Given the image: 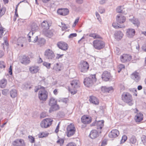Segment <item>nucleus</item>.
<instances>
[{
	"mask_svg": "<svg viewBox=\"0 0 146 146\" xmlns=\"http://www.w3.org/2000/svg\"><path fill=\"white\" fill-rule=\"evenodd\" d=\"M8 92V90L7 89H5L2 91V94L4 95H6Z\"/></svg>",
	"mask_w": 146,
	"mask_h": 146,
	"instance_id": "nucleus-56",
	"label": "nucleus"
},
{
	"mask_svg": "<svg viewBox=\"0 0 146 146\" xmlns=\"http://www.w3.org/2000/svg\"><path fill=\"white\" fill-rule=\"evenodd\" d=\"M127 139V137L125 135H123L121 140V143H124Z\"/></svg>",
	"mask_w": 146,
	"mask_h": 146,
	"instance_id": "nucleus-49",
	"label": "nucleus"
},
{
	"mask_svg": "<svg viewBox=\"0 0 146 146\" xmlns=\"http://www.w3.org/2000/svg\"><path fill=\"white\" fill-rule=\"evenodd\" d=\"M143 115L141 113H137L135 117V119L136 122H140L143 119Z\"/></svg>",
	"mask_w": 146,
	"mask_h": 146,
	"instance_id": "nucleus-27",
	"label": "nucleus"
},
{
	"mask_svg": "<svg viewBox=\"0 0 146 146\" xmlns=\"http://www.w3.org/2000/svg\"><path fill=\"white\" fill-rule=\"evenodd\" d=\"M64 142V140L62 139H60L56 141L57 143L58 144H60V145L63 144Z\"/></svg>",
	"mask_w": 146,
	"mask_h": 146,
	"instance_id": "nucleus-50",
	"label": "nucleus"
},
{
	"mask_svg": "<svg viewBox=\"0 0 146 146\" xmlns=\"http://www.w3.org/2000/svg\"><path fill=\"white\" fill-rule=\"evenodd\" d=\"M135 33V31L134 29L129 28L127 30L126 35L129 38L133 37Z\"/></svg>",
	"mask_w": 146,
	"mask_h": 146,
	"instance_id": "nucleus-21",
	"label": "nucleus"
},
{
	"mask_svg": "<svg viewBox=\"0 0 146 146\" xmlns=\"http://www.w3.org/2000/svg\"><path fill=\"white\" fill-rule=\"evenodd\" d=\"M13 146H25L26 144L24 140L21 139H17L12 143Z\"/></svg>",
	"mask_w": 146,
	"mask_h": 146,
	"instance_id": "nucleus-13",
	"label": "nucleus"
},
{
	"mask_svg": "<svg viewBox=\"0 0 146 146\" xmlns=\"http://www.w3.org/2000/svg\"><path fill=\"white\" fill-rule=\"evenodd\" d=\"M69 10L67 9H59L57 11L58 14L61 15L66 16L69 13Z\"/></svg>",
	"mask_w": 146,
	"mask_h": 146,
	"instance_id": "nucleus-18",
	"label": "nucleus"
},
{
	"mask_svg": "<svg viewBox=\"0 0 146 146\" xmlns=\"http://www.w3.org/2000/svg\"><path fill=\"white\" fill-rule=\"evenodd\" d=\"M111 78L112 77L110 72L106 71H104L102 75V79L106 82L111 80Z\"/></svg>",
	"mask_w": 146,
	"mask_h": 146,
	"instance_id": "nucleus-11",
	"label": "nucleus"
},
{
	"mask_svg": "<svg viewBox=\"0 0 146 146\" xmlns=\"http://www.w3.org/2000/svg\"><path fill=\"white\" fill-rule=\"evenodd\" d=\"M57 46L60 49L64 50H66L68 49V45L65 42H60L57 44Z\"/></svg>",
	"mask_w": 146,
	"mask_h": 146,
	"instance_id": "nucleus-16",
	"label": "nucleus"
},
{
	"mask_svg": "<svg viewBox=\"0 0 146 146\" xmlns=\"http://www.w3.org/2000/svg\"><path fill=\"white\" fill-rule=\"evenodd\" d=\"M121 98L124 102L127 103L129 105L131 106L133 104L132 97L129 93L124 92L122 95Z\"/></svg>",
	"mask_w": 146,
	"mask_h": 146,
	"instance_id": "nucleus-3",
	"label": "nucleus"
},
{
	"mask_svg": "<svg viewBox=\"0 0 146 146\" xmlns=\"http://www.w3.org/2000/svg\"><path fill=\"white\" fill-rule=\"evenodd\" d=\"M130 142L132 144H135L136 142V139L134 136H132L130 138Z\"/></svg>",
	"mask_w": 146,
	"mask_h": 146,
	"instance_id": "nucleus-42",
	"label": "nucleus"
},
{
	"mask_svg": "<svg viewBox=\"0 0 146 146\" xmlns=\"http://www.w3.org/2000/svg\"><path fill=\"white\" fill-rule=\"evenodd\" d=\"M93 46L95 49L100 50L104 47L105 42L101 40L96 39L93 42Z\"/></svg>",
	"mask_w": 146,
	"mask_h": 146,
	"instance_id": "nucleus-6",
	"label": "nucleus"
},
{
	"mask_svg": "<svg viewBox=\"0 0 146 146\" xmlns=\"http://www.w3.org/2000/svg\"><path fill=\"white\" fill-rule=\"evenodd\" d=\"M113 90V88L111 86L109 87H107L106 86H103L101 88V90L104 93L110 92L112 91Z\"/></svg>",
	"mask_w": 146,
	"mask_h": 146,
	"instance_id": "nucleus-29",
	"label": "nucleus"
},
{
	"mask_svg": "<svg viewBox=\"0 0 146 146\" xmlns=\"http://www.w3.org/2000/svg\"><path fill=\"white\" fill-rule=\"evenodd\" d=\"M77 34L76 33H73L71 34L68 36V37L69 38H72L74 37H76L77 36Z\"/></svg>",
	"mask_w": 146,
	"mask_h": 146,
	"instance_id": "nucleus-55",
	"label": "nucleus"
},
{
	"mask_svg": "<svg viewBox=\"0 0 146 146\" xmlns=\"http://www.w3.org/2000/svg\"><path fill=\"white\" fill-rule=\"evenodd\" d=\"M116 19L118 23L121 24L125 21L126 18L125 17L119 15H117Z\"/></svg>",
	"mask_w": 146,
	"mask_h": 146,
	"instance_id": "nucleus-23",
	"label": "nucleus"
},
{
	"mask_svg": "<svg viewBox=\"0 0 146 146\" xmlns=\"http://www.w3.org/2000/svg\"><path fill=\"white\" fill-rule=\"evenodd\" d=\"M76 129L74 125L71 123L66 128V135L68 137L73 135L75 133Z\"/></svg>",
	"mask_w": 146,
	"mask_h": 146,
	"instance_id": "nucleus-7",
	"label": "nucleus"
},
{
	"mask_svg": "<svg viewBox=\"0 0 146 146\" xmlns=\"http://www.w3.org/2000/svg\"><path fill=\"white\" fill-rule=\"evenodd\" d=\"M115 52L117 54H120V49L119 48L117 47H116L115 48Z\"/></svg>",
	"mask_w": 146,
	"mask_h": 146,
	"instance_id": "nucleus-60",
	"label": "nucleus"
},
{
	"mask_svg": "<svg viewBox=\"0 0 146 146\" xmlns=\"http://www.w3.org/2000/svg\"><path fill=\"white\" fill-rule=\"evenodd\" d=\"M48 115L47 113L45 112H42L40 115V118H43Z\"/></svg>",
	"mask_w": 146,
	"mask_h": 146,
	"instance_id": "nucleus-52",
	"label": "nucleus"
},
{
	"mask_svg": "<svg viewBox=\"0 0 146 146\" xmlns=\"http://www.w3.org/2000/svg\"><path fill=\"white\" fill-rule=\"evenodd\" d=\"M99 132L95 129L92 130L89 135V137L92 139H94L99 136Z\"/></svg>",
	"mask_w": 146,
	"mask_h": 146,
	"instance_id": "nucleus-22",
	"label": "nucleus"
},
{
	"mask_svg": "<svg viewBox=\"0 0 146 146\" xmlns=\"http://www.w3.org/2000/svg\"><path fill=\"white\" fill-rule=\"evenodd\" d=\"M21 62L24 65H27L30 62L29 57L25 55L20 60Z\"/></svg>",
	"mask_w": 146,
	"mask_h": 146,
	"instance_id": "nucleus-20",
	"label": "nucleus"
},
{
	"mask_svg": "<svg viewBox=\"0 0 146 146\" xmlns=\"http://www.w3.org/2000/svg\"><path fill=\"white\" fill-rule=\"evenodd\" d=\"M50 106V107L49 110V111L50 113H51L52 111H56L59 109V106L57 105V104L51 105Z\"/></svg>",
	"mask_w": 146,
	"mask_h": 146,
	"instance_id": "nucleus-31",
	"label": "nucleus"
},
{
	"mask_svg": "<svg viewBox=\"0 0 146 146\" xmlns=\"http://www.w3.org/2000/svg\"><path fill=\"white\" fill-rule=\"evenodd\" d=\"M56 59H58L59 58H62V57L64 55V54H56Z\"/></svg>",
	"mask_w": 146,
	"mask_h": 146,
	"instance_id": "nucleus-61",
	"label": "nucleus"
},
{
	"mask_svg": "<svg viewBox=\"0 0 146 146\" xmlns=\"http://www.w3.org/2000/svg\"><path fill=\"white\" fill-rule=\"evenodd\" d=\"M119 134V132L116 129H113L109 133V136L110 138H113L117 137Z\"/></svg>",
	"mask_w": 146,
	"mask_h": 146,
	"instance_id": "nucleus-17",
	"label": "nucleus"
},
{
	"mask_svg": "<svg viewBox=\"0 0 146 146\" xmlns=\"http://www.w3.org/2000/svg\"><path fill=\"white\" fill-rule=\"evenodd\" d=\"M62 68L61 64L56 63L54 65L53 69L57 72H59L61 70Z\"/></svg>",
	"mask_w": 146,
	"mask_h": 146,
	"instance_id": "nucleus-30",
	"label": "nucleus"
},
{
	"mask_svg": "<svg viewBox=\"0 0 146 146\" xmlns=\"http://www.w3.org/2000/svg\"><path fill=\"white\" fill-rule=\"evenodd\" d=\"M7 80L5 79H2L0 81V87L2 88H5L7 84Z\"/></svg>",
	"mask_w": 146,
	"mask_h": 146,
	"instance_id": "nucleus-34",
	"label": "nucleus"
},
{
	"mask_svg": "<svg viewBox=\"0 0 146 146\" xmlns=\"http://www.w3.org/2000/svg\"><path fill=\"white\" fill-rule=\"evenodd\" d=\"M10 96L12 98H15L17 96V92L15 89H12L11 91Z\"/></svg>",
	"mask_w": 146,
	"mask_h": 146,
	"instance_id": "nucleus-37",
	"label": "nucleus"
},
{
	"mask_svg": "<svg viewBox=\"0 0 146 146\" xmlns=\"http://www.w3.org/2000/svg\"><path fill=\"white\" fill-rule=\"evenodd\" d=\"M89 36L93 38L94 39H102V38L100 35L96 33H91L89 35Z\"/></svg>",
	"mask_w": 146,
	"mask_h": 146,
	"instance_id": "nucleus-38",
	"label": "nucleus"
},
{
	"mask_svg": "<svg viewBox=\"0 0 146 146\" xmlns=\"http://www.w3.org/2000/svg\"><path fill=\"white\" fill-rule=\"evenodd\" d=\"M104 121L103 120L99 121H95L92 123V126H95V128L98 130L99 133H101L102 131V128L104 125Z\"/></svg>",
	"mask_w": 146,
	"mask_h": 146,
	"instance_id": "nucleus-5",
	"label": "nucleus"
},
{
	"mask_svg": "<svg viewBox=\"0 0 146 146\" xmlns=\"http://www.w3.org/2000/svg\"><path fill=\"white\" fill-rule=\"evenodd\" d=\"M53 120L50 118H46L42 120L40 123V125L42 128H46L49 127L52 123Z\"/></svg>",
	"mask_w": 146,
	"mask_h": 146,
	"instance_id": "nucleus-8",
	"label": "nucleus"
},
{
	"mask_svg": "<svg viewBox=\"0 0 146 146\" xmlns=\"http://www.w3.org/2000/svg\"><path fill=\"white\" fill-rule=\"evenodd\" d=\"M31 28L32 31H35L38 30V27L37 25L35 23H33L31 25Z\"/></svg>",
	"mask_w": 146,
	"mask_h": 146,
	"instance_id": "nucleus-40",
	"label": "nucleus"
},
{
	"mask_svg": "<svg viewBox=\"0 0 146 146\" xmlns=\"http://www.w3.org/2000/svg\"><path fill=\"white\" fill-rule=\"evenodd\" d=\"M38 40L40 46H42L45 44V40L44 38H41L40 39H38Z\"/></svg>",
	"mask_w": 146,
	"mask_h": 146,
	"instance_id": "nucleus-43",
	"label": "nucleus"
},
{
	"mask_svg": "<svg viewBox=\"0 0 146 146\" xmlns=\"http://www.w3.org/2000/svg\"><path fill=\"white\" fill-rule=\"evenodd\" d=\"M99 12L101 13H103L105 12V10L102 7H100L99 8Z\"/></svg>",
	"mask_w": 146,
	"mask_h": 146,
	"instance_id": "nucleus-58",
	"label": "nucleus"
},
{
	"mask_svg": "<svg viewBox=\"0 0 146 146\" xmlns=\"http://www.w3.org/2000/svg\"><path fill=\"white\" fill-rule=\"evenodd\" d=\"M6 11V8L5 7L1 6L0 4V18L5 13Z\"/></svg>",
	"mask_w": 146,
	"mask_h": 146,
	"instance_id": "nucleus-36",
	"label": "nucleus"
},
{
	"mask_svg": "<svg viewBox=\"0 0 146 146\" xmlns=\"http://www.w3.org/2000/svg\"><path fill=\"white\" fill-rule=\"evenodd\" d=\"M66 146H76V145L75 143L71 142L68 144Z\"/></svg>",
	"mask_w": 146,
	"mask_h": 146,
	"instance_id": "nucleus-62",
	"label": "nucleus"
},
{
	"mask_svg": "<svg viewBox=\"0 0 146 146\" xmlns=\"http://www.w3.org/2000/svg\"><path fill=\"white\" fill-rule=\"evenodd\" d=\"M125 68V66L122 64H120L118 66V69H121V70L124 69Z\"/></svg>",
	"mask_w": 146,
	"mask_h": 146,
	"instance_id": "nucleus-59",
	"label": "nucleus"
},
{
	"mask_svg": "<svg viewBox=\"0 0 146 146\" xmlns=\"http://www.w3.org/2000/svg\"><path fill=\"white\" fill-rule=\"evenodd\" d=\"M34 33L33 31H30L28 34L29 41V42H36L38 40V36L33 35Z\"/></svg>",
	"mask_w": 146,
	"mask_h": 146,
	"instance_id": "nucleus-14",
	"label": "nucleus"
},
{
	"mask_svg": "<svg viewBox=\"0 0 146 146\" xmlns=\"http://www.w3.org/2000/svg\"><path fill=\"white\" fill-rule=\"evenodd\" d=\"M42 27L43 28V31L46 29H48L49 28V26L47 22L46 21H44L42 23Z\"/></svg>",
	"mask_w": 146,
	"mask_h": 146,
	"instance_id": "nucleus-32",
	"label": "nucleus"
},
{
	"mask_svg": "<svg viewBox=\"0 0 146 146\" xmlns=\"http://www.w3.org/2000/svg\"><path fill=\"white\" fill-rule=\"evenodd\" d=\"M72 88H69V90L70 93L74 94L77 92L76 89L79 87V82L77 80H74L72 81L70 83Z\"/></svg>",
	"mask_w": 146,
	"mask_h": 146,
	"instance_id": "nucleus-2",
	"label": "nucleus"
},
{
	"mask_svg": "<svg viewBox=\"0 0 146 146\" xmlns=\"http://www.w3.org/2000/svg\"><path fill=\"white\" fill-rule=\"evenodd\" d=\"M48 134V133L42 132L38 134V136L39 138H42L47 137Z\"/></svg>",
	"mask_w": 146,
	"mask_h": 146,
	"instance_id": "nucleus-41",
	"label": "nucleus"
},
{
	"mask_svg": "<svg viewBox=\"0 0 146 146\" xmlns=\"http://www.w3.org/2000/svg\"><path fill=\"white\" fill-rule=\"evenodd\" d=\"M38 98L41 101H46L48 97V93L44 89L40 90L38 94Z\"/></svg>",
	"mask_w": 146,
	"mask_h": 146,
	"instance_id": "nucleus-10",
	"label": "nucleus"
},
{
	"mask_svg": "<svg viewBox=\"0 0 146 146\" xmlns=\"http://www.w3.org/2000/svg\"><path fill=\"white\" fill-rule=\"evenodd\" d=\"M81 120L82 122L84 124L90 123L92 121V119L91 117L86 115H83L81 117Z\"/></svg>",
	"mask_w": 146,
	"mask_h": 146,
	"instance_id": "nucleus-15",
	"label": "nucleus"
},
{
	"mask_svg": "<svg viewBox=\"0 0 146 146\" xmlns=\"http://www.w3.org/2000/svg\"><path fill=\"white\" fill-rule=\"evenodd\" d=\"M142 141L143 143L146 145V136H144L142 137Z\"/></svg>",
	"mask_w": 146,
	"mask_h": 146,
	"instance_id": "nucleus-51",
	"label": "nucleus"
},
{
	"mask_svg": "<svg viewBox=\"0 0 146 146\" xmlns=\"http://www.w3.org/2000/svg\"><path fill=\"white\" fill-rule=\"evenodd\" d=\"M5 63L3 61H0V68H4L5 67Z\"/></svg>",
	"mask_w": 146,
	"mask_h": 146,
	"instance_id": "nucleus-46",
	"label": "nucleus"
},
{
	"mask_svg": "<svg viewBox=\"0 0 146 146\" xmlns=\"http://www.w3.org/2000/svg\"><path fill=\"white\" fill-rule=\"evenodd\" d=\"M39 67L37 66H33L30 67L29 70L32 74H35L37 73L39 70Z\"/></svg>",
	"mask_w": 146,
	"mask_h": 146,
	"instance_id": "nucleus-26",
	"label": "nucleus"
},
{
	"mask_svg": "<svg viewBox=\"0 0 146 146\" xmlns=\"http://www.w3.org/2000/svg\"><path fill=\"white\" fill-rule=\"evenodd\" d=\"M79 68L81 72H85L89 69V65L88 64L86 61H82L79 65Z\"/></svg>",
	"mask_w": 146,
	"mask_h": 146,
	"instance_id": "nucleus-9",
	"label": "nucleus"
},
{
	"mask_svg": "<svg viewBox=\"0 0 146 146\" xmlns=\"http://www.w3.org/2000/svg\"><path fill=\"white\" fill-rule=\"evenodd\" d=\"M3 28L2 27H0V38H1L4 34Z\"/></svg>",
	"mask_w": 146,
	"mask_h": 146,
	"instance_id": "nucleus-48",
	"label": "nucleus"
},
{
	"mask_svg": "<svg viewBox=\"0 0 146 146\" xmlns=\"http://www.w3.org/2000/svg\"><path fill=\"white\" fill-rule=\"evenodd\" d=\"M131 78L136 82H138L140 79V76L139 73L137 72H135L131 75Z\"/></svg>",
	"mask_w": 146,
	"mask_h": 146,
	"instance_id": "nucleus-19",
	"label": "nucleus"
},
{
	"mask_svg": "<svg viewBox=\"0 0 146 146\" xmlns=\"http://www.w3.org/2000/svg\"><path fill=\"white\" fill-rule=\"evenodd\" d=\"M43 65L46 66L48 69H49L50 67L51 64L46 62H44L43 63Z\"/></svg>",
	"mask_w": 146,
	"mask_h": 146,
	"instance_id": "nucleus-45",
	"label": "nucleus"
},
{
	"mask_svg": "<svg viewBox=\"0 0 146 146\" xmlns=\"http://www.w3.org/2000/svg\"><path fill=\"white\" fill-rule=\"evenodd\" d=\"M129 20L135 25L137 26V27L139 26L140 22L137 19L133 18V19Z\"/></svg>",
	"mask_w": 146,
	"mask_h": 146,
	"instance_id": "nucleus-33",
	"label": "nucleus"
},
{
	"mask_svg": "<svg viewBox=\"0 0 146 146\" xmlns=\"http://www.w3.org/2000/svg\"><path fill=\"white\" fill-rule=\"evenodd\" d=\"M123 35L122 33L120 31H117L114 33L115 38L117 40H120L122 38Z\"/></svg>",
	"mask_w": 146,
	"mask_h": 146,
	"instance_id": "nucleus-25",
	"label": "nucleus"
},
{
	"mask_svg": "<svg viewBox=\"0 0 146 146\" xmlns=\"http://www.w3.org/2000/svg\"><path fill=\"white\" fill-rule=\"evenodd\" d=\"M57 100L55 98L52 97H51L50 99L48 104L49 106L52 105L57 104Z\"/></svg>",
	"mask_w": 146,
	"mask_h": 146,
	"instance_id": "nucleus-35",
	"label": "nucleus"
},
{
	"mask_svg": "<svg viewBox=\"0 0 146 146\" xmlns=\"http://www.w3.org/2000/svg\"><path fill=\"white\" fill-rule=\"evenodd\" d=\"M112 26L114 28L116 29H118L120 28H123L125 27L124 25H119V24L115 23H113Z\"/></svg>",
	"mask_w": 146,
	"mask_h": 146,
	"instance_id": "nucleus-39",
	"label": "nucleus"
},
{
	"mask_svg": "<svg viewBox=\"0 0 146 146\" xmlns=\"http://www.w3.org/2000/svg\"><path fill=\"white\" fill-rule=\"evenodd\" d=\"M28 138L29 139V141L32 143H33L35 142V139L33 136L29 135L28 136Z\"/></svg>",
	"mask_w": 146,
	"mask_h": 146,
	"instance_id": "nucleus-44",
	"label": "nucleus"
},
{
	"mask_svg": "<svg viewBox=\"0 0 146 146\" xmlns=\"http://www.w3.org/2000/svg\"><path fill=\"white\" fill-rule=\"evenodd\" d=\"M45 58L50 62H54L55 60V55L53 51L50 49H46L44 52Z\"/></svg>",
	"mask_w": 146,
	"mask_h": 146,
	"instance_id": "nucleus-4",
	"label": "nucleus"
},
{
	"mask_svg": "<svg viewBox=\"0 0 146 146\" xmlns=\"http://www.w3.org/2000/svg\"><path fill=\"white\" fill-rule=\"evenodd\" d=\"M119 12H121V13L124 14H126L127 13V10L126 8H124L123 6V9L121 10V11H119Z\"/></svg>",
	"mask_w": 146,
	"mask_h": 146,
	"instance_id": "nucleus-54",
	"label": "nucleus"
},
{
	"mask_svg": "<svg viewBox=\"0 0 146 146\" xmlns=\"http://www.w3.org/2000/svg\"><path fill=\"white\" fill-rule=\"evenodd\" d=\"M44 34L47 37H50L52 36L53 35V30H49L48 29H46L43 30V31Z\"/></svg>",
	"mask_w": 146,
	"mask_h": 146,
	"instance_id": "nucleus-28",
	"label": "nucleus"
},
{
	"mask_svg": "<svg viewBox=\"0 0 146 146\" xmlns=\"http://www.w3.org/2000/svg\"><path fill=\"white\" fill-rule=\"evenodd\" d=\"M61 25L62 28L63 30H66L68 28V26H66V25L64 23H62Z\"/></svg>",
	"mask_w": 146,
	"mask_h": 146,
	"instance_id": "nucleus-47",
	"label": "nucleus"
},
{
	"mask_svg": "<svg viewBox=\"0 0 146 146\" xmlns=\"http://www.w3.org/2000/svg\"><path fill=\"white\" fill-rule=\"evenodd\" d=\"M96 16L97 18V19L99 21H100L101 20V19L100 17V15L99 14V13L97 12H96Z\"/></svg>",
	"mask_w": 146,
	"mask_h": 146,
	"instance_id": "nucleus-63",
	"label": "nucleus"
},
{
	"mask_svg": "<svg viewBox=\"0 0 146 146\" xmlns=\"http://www.w3.org/2000/svg\"><path fill=\"white\" fill-rule=\"evenodd\" d=\"M121 61L123 63L126 62L130 61L132 59V56L127 54H123L120 58Z\"/></svg>",
	"mask_w": 146,
	"mask_h": 146,
	"instance_id": "nucleus-12",
	"label": "nucleus"
},
{
	"mask_svg": "<svg viewBox=\"0 0 146 146\" xmlns=\"http://www.w3.org/2000/svg\"><path fill=\"white\" fill-rule=\"evenodd\" d=\"M89 101L91 103L95 105H98L99 104V101L98 99L93 96L90 97Z\"/></svg>",
	"mask_w": 146,
	"mask_h": 146,
	"instance_id": "nucleus-24",
	"label": "nucleus"
},
{
	"mask_svg": "<svg viewBox=\"0 0 146 146\" xmlns=\"http://www.w3.org/2000/svg\"><path fill=\"white\" fill-rule=\"evenodd\" d=\"M20 41V39L19 38L17 40V45L18 46L21 45V47H23V45L22 43V41L19 42Z\"/></svg>",
	"mask_w": 146,
	"mask_h": 146,
	"instance_id": "nucleus-57",
	"label": "nucleus"
},
{
	"mask_svg": "<svg viewBox=\"0 0 146 146\" xmlns=\"http://www.w3.org/2000/svg\"><path fill=\"white\" fill-rule=\"evenodd\" d=\"M96 80L95 75H92L89 77L85 78L84 80V83L86 86L89 87L91 86L94 82H96Z\"/></svg>",
	"mask_w": 146,
	"mask_h": 146,
	"instance_id": "nucleus-1",
	"label": "nucleus"
},
{
	"mask_svg": "<svg viewBox=\"0 0 146 146\" xmlns=\"http://www.w3.org/2000/svg\"><path fill=\"white\" fill-rule=\"evenodd\" d=\"M123 9V6H120L118 7L116 9V11L118 13H121V12H119V11H121V10Z\"/></svg>",
	"mask_w": 146,
	"mask_h": 146,
	"instance_id": "nucleus-53",
	"label": "nucleus"
},
{
	"mask_svg": "<svg viewBox=\"0 0 146 146\" xmlns=\"http://www.w3.org/2000/svg\"><path fill=\"white\" fill-rule=\"evenodd\" d=\"M40 88H41L40 86H36L35 87V92H36L38 91L39 89H40Z\"/></svg>",
	"mask_w": 146,
	"mask_h": 146,
	"instance_id": "nucleus-64",
	"label": "nucleus"
}]
</instances>
